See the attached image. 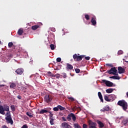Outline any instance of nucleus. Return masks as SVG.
<instances>
[{"label": "nucleus", "instance_id": "obj_1", "mask_svg": "<svg viewBox=\"0 0 128 128\" xmlns=\"http://www.w3.org/2000/svg\"><path fill=\"white\" fill-rule=\"evenodd\" d=\"M118 104L120 106H122L124 110H128V102H126V100H120L118 102Z\"/></svg>", "mask_w": 128, "mask_h": 128}, {"label": "nucleus", "instance_id": "obj_2", "mask_svg": "<svg viewBox=\"0 0 128 128\" xmlns=\"http://www.w3.org/2000/svg\"><path fill=\"white\" fill-rule=\"evenodd\" d=\"M72 118L73 122H76V115H74V114L73 113L68 114L66 118V120H68V122H72Z\"/></svg>", "mask_w": 128, "mask_h": 128}, {"label": "nucleus", "instance_id": "obj_3", "mask_svg": "<svg viewBox=\"0 0 128 128\" xmlns=\"http://www.w3.org/2000/svg\"><path fill=\"white\" fill-rule=\"evenodd\" d=\"M84 58V56H78L76 54L73 55V58L75 60V62H80Z\"/></svg>", "mask_w": 128, "mask_h": 128}, {"label": "nucleus", "instance_id": "obj_4", "mask_svg": "<svg viewBox=\"0 0 128 128\" xmlns=\"http://www.w3.org/2000/svg\"><path fill=\"white\" fill-rule=\"evenodd\" d=\"M109 74H114V76H118V74H116L118 72V70L116 67L111 68L110 70L108 71Z\"/></svg>", "mask_w": 128, "mask_h": 128}, {"label": "nucleus", "instance_id": "obj_5", "mask_svg": "<svg viewBox=\"0 0 128 128\" xmlns=\"http://www.w3.org/2000/svg\"><path fill=\"white\" fill-rule=\"evenodd\" d=\"M88 128H96V123L92 122V120L88 121Z\"/></svg>", "mask_w": 128, "mask_h": 128}, {"label": "nucleus", "instance_id": "obj_6", "mask_svg": "<svg viewBox=\"0 0 128 128\" xmlns=\"http://www.w3.org/2000/svg\"><path fill=\"white\" fill-rule=\"evenodd\" d=\"M102 82L106 84V86H108L109 88H112V86H114V83L108 80H102Z\"/></svg>", "mask_w": 128, "mask_h": 128}, {"label": "nucleus", "instance_id": "obj_7", "mask_svg": "<svg viewBox=\"0 0 128 128\" xmlns=\"http://www.w3.org/2000/svg\"><path fill=\"white\" fill-rule=\"evenodd\" d=\"M52 96H50V95L45 96L44 98V102H46L48 104V102H52Z\"/></svg>", "mask_w": 128, "mask_h": 128}, {"label": "nucleus", "instance_id": "obj_8", "mask_svg": "<svg viewBox=\"0 0 128 128\" xmlns=\"http://www.w3.org/2000/svg\"><path fill=\"white\" fill-rule=\"evenodd\" d=\"M5 120L7 124H11L12 126L14 124V120H12V116L6 117Z\"/></svg>", "mask_w": 128, "mask_h": 128}, {"label": "nucleus", "instance_id": "obj_9", "mask_svg": "<svg viewBox=\"0 0 128 128\" xmlns=\"http://www.w3.org/2000/svg\"><path fill=\"white\" fill-rule=\"evenodd\" d=\"M62 128H72V126L68 124V122H64L62 124Z\"/></svg>", "mask_w": 128, "mask_h": 128}, {"label": "nucleus", "instance_id": "obj_10", "mask_svg": "<svg viewBox=\"0 0 128 128\" xmlns=\"http://www.w3.org/2000/svg\"><path fill=\"white\" fill-rule=\"evenodd\" d=\"M66 70H74V66H72V65L68 64V63H67L66 64Z\"/></svg>", "mask_w": 128, "mask_h": 128}, {"label": "nucleus", "instance_id": "obj_11", "mask_svg": "<svg viewBox=\"0 0 128 128\" xmlns=\"http://www.w3.org/2000/svg\"><path fill=\"white\" fill-rule=\"evenodd\" d=\"M118 74H124L126 72V69L122 68V66H119L118 67Z\"/></svg>", "mask_w": 128, "mask_h": 128}, {"label": "nucleus", "instance_id": "obj_12", "mask_svg": "<svg viewBox=\"0 0 128 128\" xmlns=\"http://www.w3.org/2000/svg\"><path fill=\"white\" fill-rule=\"evenodd\" d=\"M91 22L92 24V26H96V16L92 17L91 20Z\"/></svg>", "mask_w": 128, "mask_h": 128}, {"label": "nucleus", "instance_id": "obj_13", "mask_svg": "<svg viewBox=\"0 0 128 128\" xmlns=\"http://www.w3.org/2000/svg\"><path fill=\"white\" fill-rule=\"evenodd\" d=\"M0 114H3V116L6 114V112H4V106L2 105H0Z\"/></svg>", "mask_w": 128, "mask_h": 128}, {"label": "nucleus", "instance_id": "obj_14", "mask_svg": "<svg viewBox=\"0 0 128 128\" xmlns=\"http://www.w3.org/2000/svg\"><path fill=\"white\" fill-rule=\"evenodd\" d=\"M4 112H10V106L4 104L3 106Z\"/></svg>", "mask_w": 128, "mask_h": 128}, {"label": "nucleus", "instance_id": "obj_15", "mask_svg": "<svg viewBox=\"0 0 128 128\" xmlns=\"http://www.w3.org/2000/svg\"><path fill=\"white\" fill-rule=\"evenodd\" d=\"M110 110V107L108 106H104L103 108L100 110L101 112H108Z\"/></svg>", "mask_w": 128, "mask_h": 128}, {"label": "nucleus", "instance_id": "obj_16", "mask_svg": "<svg viewBox=\"0 0 128 128\" xmlns=\"http://www.w3.org/2000/svg\"><path fill=\"white\" fill-rule=\"evenodd\" d=\"M15 72L18 74H22V72H24V71L22 70V68H18L16 70Z\"/></svg>", "mask_w": 128, "mask_h": 128}, {"label": "nucleus", "instance_id": "obj_17", "mask_svg": "<svg viewBox=\"0 0 128 128\" xmlns=\"http://www.w3.org/2000/svg\"><path fill=\"white\" fill-rule=\"evenodd\" d=\"M98 96L102 102H104V98H102V92H98Z\"/></svg>", "mask_w": 128, "mask_h": 128}, {"label": "nucleus", "instance_id": "obj_18", "mask_svg": "<svg viewBox=\"0 0 128 128\" xmlns=\"http://www.w3.org/2000/svg\"><path fill=\"white\" fill-rule=\"evenodd\" d=\"M104 99L106 100V102H112V99H110V95H105L104 96Z\"/></svg>", "mask_w": 128, "mask_h": 128}, {"label": "nucleus", "instance_id": "obj_19", "mask_svg": "<svg viewBox=\"0 0 128 128\" xmlns=\"http://www.w3.org/2000/svg\"><path fill=\"white\" fill-rule=\"evenodd\" d=\"M24 33V29L22 28H20L18 30V36H22Z\"/></svg>", "mask_w": 128, "mask_h": 128}, {"label": "nucleus", "instance_id": "obj_20", "mask_svg": "<svg viewBox=\"0 0 128 128\" xmlns=\"http://www.w3.org/2000/svg\"><path fill=\"white\" fill-rule=\"evenodd\" d=\"M97 123L98 124H99V126L100 128H102L104 126V123H102V122H100V120H98Z\"/></svg>", "mask_w": 128, "mask_h": 128}, {"label": "nucleus", "instance_id": "obj_21", "mask_svg": "<svg viewBox=\"0 0 128 128\" xmlns=\"http://www.w3.org/2000/svg\"><path fill=\"white\" fill-rule=\"evenodd\" d=\"M47 112H48V110L42 109L39 112V114H46Z\"/></svg>", "mask_w": 128, "mask_h": 128}, {"label": "nucleus", "instance_id": "obj_22", "mask_svg": "<svg viewBox=\"0 0 128 128\" xmlns=\"http://www.w3.org/2000/svg\"><path fill=\"white\" fill-rule=\"evenodd\" d=\"M110 78H113V80H120V77L118 76H112L110 77Z\"/></svg>", "mask_w": 128, "mask_h": 128}, {"label": "nucleus", "instance_id": "obj_23", "mask_svg": "<svg viewBox=\"0 0 128 128\" xmlns=\"http://www.w3.org/2000/svg\"><path fill=\"white\" fill-rule=\"evenodd\" d=\"M114 92V89L112 88L106 90V92H107V94H112V92Z\"/></svg>", "mask_w": 128, "mask_h": 128}, {"label": "nucleus", "instance_id": "obj_24", "mask_svg": "<svg viewBox=\"0 0 128 128\" xmlns=\"http://www.w3.org/2000/svg\"><path fill=\"white\" fill-rule=\"evenodd\" d=\"M38 28H40V26H38V25H34L32 26V29L33 30H38Z\"/></svg>", "mask_w": 128, "mask_h": 128}, {"label": "nucleus", "instance_id": "obj_25", "mask_svg": "<svg viewBox=\"0 0 128 128\" xmlns=\"http://www.w3.org/2000/svg\"><path fill=\"white\" fill-rule=\"evenodd\" d=\"M8 46L10 48H14V45L12 42H10L8 44Z\"/></svg>", "mask_w": 128, "mask_h": 128}, {"label": "nucleus", "instance_id": "obj_26", "mask_svg": "<svg viewBox=\"0 0 128 128\" xmlns=\"http://www.w3.org/2000/svg\"><path fill=\"white\" fill-rule=\"evenodd\" d=\"M58 110H66V108H64V107H62V106L60 105L58 106Z\"/></svg>", "mask_w": 128, "mask_h": 128}, {"label": "nucleus", "instance_id": "obj_27", "mask_svg": "<svg viewBox=\"0 0 128 128\" xmlns=\"http://www.w3.org/2000/svg\"><path fill=\"white\" fill-rule=\"evenodd\" d=\"M16 86V84L14 82H12L10 84V88H14Z\"/></svg>", "mask_w": 128, "mask_h": 128}, {"label": "nucleus", "instance_id": "obj_28", "mask_svg": "<svg viewBox=\"0 0 128 128\" xmlns=\"http://www.w3.org/2000/svg\"><path fill=\"white\" fill-rule=\"evenodd\" d=\"M8 112L6 114V118H8L12 116V114H10V111H7Z\"/></svg>", "mask_w": 128, "mask_h": 128}, {"label": "nucleus", "instance_id": "obj_29", "mask_svg": "<svg viewBox=\"0 0 128 128\" xmlns=\"http://www.w3.org/2000/svg\"><path fill=\"white\" fill-rule=\"evenodd\" d=\"M122 123L124 126H126V124H128V119H125L123 120Z\"/></svg>", "mask_w": 128, "mask_h": 128}, {"label": "nucleus", "instance_id": "obj_30", "mask_svg": "<svg viewBox=\"0 0 128 128\" xmlns=\"http://www.w3.org/2000/svg\"><path fill=\"white\" fill-rule=\"evenodd\" d=\"M109 98H110V100H114V94L109 95Z\"/></svg>", "mask_w": 128, "mask_h": 128}, {"label": "nucleus", "instance_id": "obj_31", "mask_svg": "<svg viewBox=\"0 0 128 128\" xmlns=\"http://www.w3.org/2000/svg\"><path fill=\"white\" fill-rule=\"evenodd\" d=\"M74 128H82V126H80L78 124H74Z\"/></svg>", "mask_w": 128, "mask_h": 128}, {"label": "nucleus", "instance_id": "obj_32", "mask_svg": "<svg viewBox=\"0 0 128 128\" xmlns=\"http://www.w3.org/2000/svg\"><path fill=\"white\" fill-rule=\"evenodd\" d=\"M10 110H12V112H16V107L14 106V105L10 106Z\"/></svg>", "mask_w": 128, "mask_h": 128}, {"label": "nucleus", "instance_id": "obj_33", "mask_svg": "<svg viewBox=\"0 0 128 128\" xmlns=\"http://www.w3.org/2000/svg\"><path fill=\"white\" fill-rule=\"evenodd\" d=\"M50 125L52 126V124H54V120L52 118H50Z\"/></svg>", "mask_w": 128, "mask_h": 128}, {"label": "nucleus", "instance_id": "obj_34", "mask_svg": "<svg viewBox=\"0 0 128 128\" xmlns=\"http://www.w3.org/2000/svg\"><path fill=\"white\" fill-rule=\"evenodd\" d=\"M84 17L86 20H90V15L86 14L84 15Z\"/></svg>", "mask_w": 128, "mask_h": 128}, {"label": "nucleus", "instance_id": "obj_35", "mask_svg": "<svg viewBox=\"0 0 128 128\" xmlns=\"http://www.w3.org/2000/svg\"><path fill=\"white\" fill-rule=\"evenodd\" d=\"M26 114L27 116H29V118H32L33 116L32 114V113L30 112H26Z\"/></svg>", "mask_w": 128, "mask_h": 128}, {"label": "nucleus", "instance_id": "obj_36", "mask_svg": "<svg viewBox=\"0 0 128 128\" xmlns=\"http://www.w3.org/2000/svg\"><path fill=\"white\" fill-rule=\"evenodd\" d=\"M48 112H49L50 114V115H49L50 118H52V116H54V114H52V113L50 111H48Z\"/></svg>", "mask_w": 128, "mask_h": 128}, {"label": "nucleus", "instance_id": "obj_37", "mask_svg": "<svg viewBox=\"0 0 128 128\" xmlns=\"http://www.w3.org/2000/svg\"><path fill=\"white\" fill-rule=\"evenodd\" d=\"M75 72L76 74H80V70L79 68H76L75 69Z\"/></svg>", "mask_w": 128, "mask_h": 128}, {"label": "nucleus", "instance_id": "obj_38", "mask_svg": "<svg viewBox=\"0 0 128 128\" xmlns=\"http://www.w3.org/2000/svg\"><path fill=\"white\" fill-rule=\"evenodd\" d=\"M53 110H54V112H58V107H54L53 108Z\"/></svg>", "mask_w": 128, "mask_h": 128}, {"label": "nucleus", "instance_id": "obj_39", "mask_svg": "<svg viewBox=\"0 0 128 128\" xmlns=\"http://www.w3.org/2000/svg\"><path fill=\"white\" fill-rule=\"evenodd\" d=\"M50 48L51 50H54V44H51L50 45Z\"/></svg>", "mask_w": 128, "mask_h": 128}, {"label": "nucleus", "instance_id": "obj_40", "mask_svg": "<svg viewBox=\"0 0 128 128\" xmlns=\"http://www.w3.org/2000/svg\"><path fill=\"white\" fill-rule=\"evenodd\" d=\"M68 99L70 100V102H74V98L72 97H68Z\"/></svg>", "mask_w": 128, "mask_h": 128}, {"label": "nucleus", "instance_id": "obj_41", "mask_svg": "<svg viewBox=\"0 0 128 128\" xmlns=\"http://www.w3.org/2000/svg\"><path fill=\"white\" fill-rule=\"evenodd\" d=\"M56 62H62V58H56Z\"/></svg>", "mask_w": 128, "mask_h": 128}, {"label": "nucleus", "instance_id": "obj_42", "mask_svg": "<svg viewBox=\"0 0 128 128\" xmlns=\"http://www.w3.org/2000/svg\"><path fill=\"white\" fill-rule=\"evenodd\" d=\"M124 52H122V50H120L118 52V54L120 55V54H122V53Z\"/></svg>", "mask_w": 128, "mask_h": 128}, {"label": "nucleus", "instance_id": "obj_43", "mask_svg": "<svg viewBox=\"0 0 128 128\" xmlns=\"http://www.w3.org/2000/svg\"><path fill=\"white\" fill-rule=\"evenodd\" d=\"M48 74H49V76H54V74L52 73V72H48Z\"/></svg>", "mask_w": 128, "mask_h": 128}, {"label": "nucleus", "instance_id": "obj_44", "mask_svg": "<svg viewBox=\"0 0 128 128\" xmlns=\"http://www.w3.org/2000/svg\"><path fill=\"white\" fill-rule=\"evenodd\" d=\"M21 128H28V126L26 124H25L23 125Z\"/></svg>", "mask_w": 128, "mask_h": 128}, {"label": "nucleus", "instance_id": "obj_45", "mask_svg": "<svg viewBox=\"0 0 128 128\" xmlns=\"http://www.w3.org/2000/svg\"><path fill=\"white\" fill-rule=\"evenodd\" d=\"M85 60H90V57L86 56V57H85Z\"/></svg>", "mask_w": 128, "mask_h": 128}, {"label": "nucleus", "instance_id": "obj_46", "mask_svg": "<svg viewBox=\"0 0 128 128\" xmlns=\"http://www.w3.org/2000/svg\"><path fill=\"white\" fill-rule=\"evenodd\" d=\"M62 76H63V78H66V73H62Z\"/></svg>", "mask_w": 128, "mask_h": 128}, {"label": "nucleus", "instance_id": "obj_47", "mask_svg": "<svg viewBox=\"0 0 128 128\" xmlns=\"http://www.w3.org/2000/svg\"><path fill=\"white\" fill-rule=\"evenodd\" d=\"M106 66H110V68H112L114 66H112V64H106Z\"/></svg>", "mask_w": 128, "mask_h": 128}, {"label": "nucleus", "instance_id": "obj_48", "mask_svg": "<svg viewBox=\"0 0 128 128\" xmlns=\"http://www.w3.org/2000/svg\"><path fill=\"white\" fill-rule=\"evenodd\" d=\"M62 120H63V122H66L67 119L66 118H64V117H62Z\"/></svg>", "mask_w": 128, "mask_h": 128}, {"label": "nucleus", "instance_id": "obj_49", "mask_svg": "<svg viewBox=\"0 0 128 128\" xmlns=\"http://www.w3.org/2000/svg\"><path fill=\"white\" fill-rule=\"evenodd\" d=\"M82 128H88V125L86 124H83Z\"/></svg>", "mask_w": 128, "mask_h": 128}, {"label": "nucleus", "instance_id": "obj_50", "mask_svg": "<svg viewBox=\"0 0 128 128\" xmlns=\"http://www.w3.org/2000/svg\"><path fill=\"white\" fill-rule=\"evenodd\" d=\"M76 110H78V112H80V110H82V108H80V107H77V108Z\"/></svg>", "mask_w": 128, "mask_h": 128}, {"label": "nucleus", "instance_id": "obj_51", "mask_svg": "<svg viewBox=\"0 0 128 128\" xmlns=\"http://www.w3.org/2000/svg\"><path fill=\"white\" fill-rule=\"evenodd\" d=\"M50 30H51L52 32H56V28H51Z\"/></svg>", "mask_w": 128, "mask_h": 128}, {"label": "nucleus", "instance_id": "obj_52", "mask_svg": "<svg viewBox=\"0 0 128 128\" xmlns=\"http://www.w3.org/2000/svg\"><path fill=\"white\" fill-rule=\"evenodd\" d=\"M17 98H18V100H22V96H18Z\"/></svg>", "mask_w": 128, "mask_h": 128}, {"label": "nucleus", "instance_id": "obj_53", "mask_svg": "<svg viewBox=\"0 0 128 128\" xmlns=\"http://www.w3.org/2000/svg\"><path fill=\"white\" fill-rule=\"evenodd\" d=\"M78 108L77 106H74L73 108V110H76V109Z\"/></svg>", "mask_w": 128, "mask_h": 128}, {"label": "nucleus", "instance_id": "obj_54", "mask_svg": "<svg viewBox=\"0 0 128 128\" xmlns=\"http://www.w3.org/2000/svg\"><path fill=\"white\" fill-rule=\"evenodd\" d=\"M2 128H8V127H7L6 125H4L2 126Z\"/></svg>", "mask_w": 128, "mask_h": 128}, {"label": "nucleus", "instance_id": "obj_55", "mask_svg": "<svg viewBox=\"0 0 128 128\" xmlns=\"http://www.w3.org/2000/svg\"><path fill=\"white\" fill-rule=\"evenodd\" d=\"M4 86V84H0V87Z\"/></svg>", "mask_w": 128, "mask_h": 128}, {"label": "nucleus", "instance_id": "obj_56", "mask_svg": "<svg viewBox=\"0 0 128 128\" xmlns=\"http://www.w3.org/2000/svg\"><path fill=\"white\" fill-rule=\"evenodd\" d=\"M126 62H128V61H126Z\"/></svg>", "mask_w": 128, "mask_h": 128}]
</instances>
